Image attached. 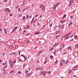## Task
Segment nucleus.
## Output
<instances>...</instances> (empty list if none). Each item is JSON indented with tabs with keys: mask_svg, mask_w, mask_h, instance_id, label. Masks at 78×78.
<instances>
[{
	"mask_svg": "<svg viewBox=\"0 0 78 78\" xmlns=\"http://www.w3.org/2000/svg\"><path fill=\"white\" fill-rule=\"evenodd\" d=\"M9 63L10 67H11V68H12V67L13 66V63H12V61H11V60H9Z\"/></svg>",
	"mask_w": 78,
	"mask_h": 78,
	"instance_id": "obj_1",
	"label": "nucleus"
},
{
	"mask_svg": "<svg viewBox=\"0 0 78 78\" xmlns=\"http://www.w3.org/2000/svg\"><path fill=\"white\" fill-rule=\"evenodd\" d=\"M27 59H28L29 61H31V62L33 61V58H32V57H31V56L30 55L29 56L27 57Z\"/></svg>",
	"mask_w": 78,
	"mask_h": 78,
	"instance_id": "obj_2",
	"label": "nucleus"
},
{
	"mask_svg": "<svg viewBox=\"0 0 78 78\" xmlns=\"http://www.w3.org/2000/svg\"><path fill=\"white\" fill-rule=\"evenodd\" d=\"M46 71L44 72H42L40 74H43L44 76H46Z\"/></svg>",
	"mask_w": 78,
	"mask_h": 78,
	"instance_id": "obj_3",
	"label": "nucleus"
},
{
	"mask_svg": "<svg viewBox=\"0 0 78 78\" xmlns=\"http://www.w3.org/2000/svg\"><path fill=\"white\" fill-rule=\"evenodd\" d=\"M17 28H18V27H15L12 30V31L11 33H13L14 31H16V30H17Z\"/></svg>",
	"mask_w": 78,
	"mask_h": 78,
	"instance_id": "obj_4",
	"label": "nucleus"
},
{
	"mask_svg": "<svg viewBox=\"0 0 78 78\" xmlns=\"http://www.w3.org/2000/svg\"><path fill=\"white\" fill-rule=\"evenodd\" d=\"M5 11L7 12H10V11L9 10V9L8 8H6L4 9Z\"/></svg>",
	"mask_w": 78,
	"mask_h": 78,
	"instance_id": "obj_5",
	"label": "nucleus"
},
{
	"mask_svg": "<svg viewBox=\"0 0 78 78\" xmlns=\"http://www.w3.org/2000/svg\"><path fill=\"white\" fill-rule=\"evenodd\" d=\"M43 69V67H40V68H38L36 69V70H42Z\"/></svg>",
	"mask_w": 78,
	"mask_h": 78,
	"instance_id": "obj_6",
	"label": "nucleus"
},
{
	"mask_svg": "<svg viewBox=\"0 0 78 78\" xmlns=\"http://www.w3.org/2000/svg\"><path fill=\"white\" fill-rule=\"evenodd\" d=\"M7 62H6L5 63H3V65H4V66H5V68H6V67H7Z\"/></svg>",
	"mask_w": 78,
	"mask_h": 78,
	"instance_id": "obj_7",
	"label": "nucleus"
},
{
	"mask_svg": "<svg viewBox=\"0 0 78 78\" xmlns=\"http://www.w3.org/2000/svg\"><path fill=\"white\" fill-rule=\"evenodd\" d=\"M7 73V72L6 71V70L5 69H4L3 70V73L4 74H6V73Z\"/></svg>",
	"mask_w": 78,
	"mask_h": 78,
	"instance_id": "obj_8",
	"label": "nucleus"
},
{
	"mask_svg": "<svg viewBox=\"0 0 78 78\" xmlns=\"http://www.w3.org/2000/svg\"><path fill=\"white\" fill-rule=\"evenodd\" d=\"M61 33V31H58L56 32V34H58V33Z\"/></svg>",
	"mask_w": 78,
	"mask_h": 78,
	"instance_id": "obj_9",
	"label": "nucleus"
},
{
	"mask_svg": "<svg viewBox=\"0 0 78 78\" xmlns=\"http://www.w3.org/2000/svg\"><path fill=\"white\" fill-rule=\"evenodd\" d=\"M41 10H42V11L44 12V11L45 10V6H44L41 9Z\"/></svg>",
	"mask_w": 78,
	"mask_h": 78,
	"instance_id": "obj_10",
	"label": "nucleus"
},
{
	"mask_svg": "<svg viewBox=\"0 0 78 78\" xmlns=\"http://www.w3.org/2000/svg\"><path fill=\"white\" fill-rule=\"evenodd\" d=\"M31 75V73H30L27 75L26 76L27 77H28V76H30V75Z\"/></svg>",
	"mask_w": 78,
	"mask_h": 78,
	"instance_id": "obj_11",
	"label": "nucleus"
},
{
	"mask_svg": "<svg viewBox=\"0 0 78 78\" xmlns=\"http://www.w3.org/2000/svg\"><path fill=\"white\" fill-rule=\"evenodd\" d=\"M72 5H73V3L72 2H70L69 6H72Z\"/></svg>",
	"mask_w": 78,
	"mask_h": 78,
	"instance_id": "obj_12",
	"label": "nucleus"
},
{
	"mask_svg": "<svg viewBox=\"0 0 78 78\" xmlns=\"http://www.w3.org/2000/svg\"><path fill=\"white\" fill-rule=\"evenodd\" d=\"M25 41L26 43H28V44H29L30 43V42H29V41H28V40H25Z\"/></svg>",
	"mask_w": 78,
	"mask_h": 78,
	"instance_id": "obj_13",
	"label": "nucleus"
},
{
	"mask_svg": "<svg viewBox=\"0 0 78 78\" xmlns=\"http://www.w3.org/2000/svg\"><path fill=\"white\" fill-rule=\"evenodd\" d=\"M59 3L58 2V3L56 5H55V6H56V7H57V6H59Z\"/></svg>",
	"mask_w": 78,
	"mask_h": 78,
	"instance_id": "obj_14",
	"label": "nucleus"
},
{
	"mask_svg": "<svg viewBox=\"0 0 78 78\" xmlns=\"http://www.w3.org/2000/svg\"><path fill=\"white\" fill-rule=\"evenodd\" d=\"M4 32L5 34H7V30L6 29H4Z\"/></svg>",
	"mask_w": 78,
	"mask_h": 78,
	"instance_id": "obj_15",
	"label": "nucleus"
},
{
	"mask_svg": "<svg viewBox=\"0 0 78 78\" xmlns=\"http://www.w3.org/2000/svg\"><path fill=\"white\" fill-rule=\"evenodd\" d=\"M67 48L69 49V50H72V48L70 46L68 47Z\"/></svg>",
	"mask_w": 78,
	"mask_h": 78,
	"instance_id": "obj_16",
	"label": "nucleus"
},
{
	"mask_svg": "<svg viewBox=\"0 0 78 78\" xmlns=\"http://www.w3.org/2000/svg\"><path fill=\"white\" fill-rule=\"evenodd\" d=\"M58 44H59V43H58L57 44L56 43H55V44L53 46V47H55V46H56V45H57Z\"/></svg>",
	"mask_w": 78,
	"mask_h": 78,
	"instance_id": "obj_17",
	"label": "nucleus"
},
{
	"mask_svg": "<svg viewBox=\"0 0 78 78\" xmlns=\"http://www.w3.org/2000/svg\"><path fill=\"white\" fill-rule=\"evenodd\" d=\"M22 20H25V16H24L22 18Z\"/></svg>",
	"mask_w": 78,
	"mask_h": 78,
	"instance_id": "obj_18",
	"label": "nucleus"
},
{
	"mask_svg": "<svg viewBox=\"0 0 78 78\" xmlns=\"http://www.w3.org/2000/svg\"><path fill=\"white\" fill-rule=\"evenodd\" d=\"M66 22V20H63L61 21V23H64V22Z\"/></svg>",
	"mask_w": 78,
	"mask_h": 78,
	"instance_id": "obj_19",
	"label": "nucleus"
},
{
	"mask_svg": "<svg viewBox=\"0 0 78 78\" xmlns=\"http://www.w3.org/2000/svg\"><path fill=\"white\" fill-rule=\"evenodd\" d=\"M75 48H76L78 47V44H75Z\"/></svg>",
	"mask_w": 78,
	"mask_h": 78,
	"instance_id": "obj_20",
	"label": "nucleus"
},
{
	"mask_svg": "<svg viewBox=\"0 0 78 78\" xmlns=\"http://www.w3.org/2000/svg\"><path fill=\"white\" fill-rule=\"evenodd\" d=\"M14 72V70L10 71L9 73L10 74H11L12 73H13V72Z\"/></svg>",
	"mask_w": 78,
	"mask_h": 78,
	"instance_id": "obj_21",
	"label": "nucleus"
},
{
	"mask_svg": "<svg viewBox=\"0 0 78 78\" xmlns=\"http://www.w3.org/2000/svg\"><path fill=\"white\" fill-rule=\"evenodd\" d=\"M60 37V35H58L57 36H56V39H58V37Z\"/></svg>",
	"mask_w": 78,
	"mask_h": 78,
	"instance_id": "obj_22",
	"label": "nucleus"
},
{
	"mask_svg": "<svg viewBox=\"0 0 78 78\" xmlns=\"http://www.w3.org/2000/svg\"><path fill=\"white\" fill-rule=\"evenodd\" d=\"M70 19H73V16L71 15L70 16Z\"/></svg>",
	"mask_w": 78,
	"mask_h": 78,
	"instance_id": "obj_23",
	"label": "nucleus"
},
{
	"mask_svg": "<svg viewBox=\"0 0 78 78\" xmlns=\"http://www.w3.org/2000/svg\"><path fill=\"white\" fill-rule=\"evenodd\" d=\"M62 62L63 63H65L66 62V61L64 59L62 60Z\"/></svg>",
	"mask_w": 78,
	"mask_h": 78,
	"instance_id": "obj_24",
	"label": "nucleus"
},
{
	"mask_svg": "<svg viewBox=\"0 0 78 78\" xmlns=\"http://www.w3.org/2000/svg\"><path fill=\"white\" fill-rule=\"evenodd\" d=\"M57 52H56V50H55V52H54V55H56V53Z\"/></svg>",
	"mask_w": 78,
	"mask_h": 78,
	"instance_id": "obj_25",
	"label": "nucleus"
},
{
	"mask_svg": "<svg viewBox=\"0 0 78 78\" xmlns=\"http://www.w3.org/2000/svg\"><path fill=\"white\" fill-rule=\"evenodd\" d=\"M70 38H71V39H72V38H73V35H72L70 37Z\"/></svg>",
	"mask_w": 78,
	"mask_h": 78,
	"instance_id": "obj_26",
	"label": "nucleus"
},
{
	"mask_svg": "<svg viewBox=\"0 0 78 78\" xmlns=\"http://www.w3.org/2000/svg\"><path fill=\"white\" fill-rule=\"evenodd\" d=\"M72 34V32H69V33H68L67 34L68 36H69V35H70V34Z\"/></svg>",
	"mask_w": 78,
	"mask_h": 78,
	"instance_id": "obj_27",
	"label": "nucleus"
},
{
	"mask_svg": "<svg viewBox=\"0 0 78 78\" xmlns=\"http://www.w3.org/2000/svg\"><path fill=\"white\" fill-rule=\"evenodd\" d=\"M73 2H74V0H71L70 2H73Z\"/></svg>",
	"mask_w": 78,
	"mask_h": 78,
	"instance_id": "obj_28",
	"label": "nucleus"
},
{
	"mask_svg": "<svg viewBox=\"0 0 78 78\" xmlns=\"http://www.w3.org/2000/svg\"><path fill=\"white\" fill-rule=\"evenodd\" d=\"M77 36L76 35H74V38L76 39H77Z\"/></svg>",
	"mask_w": 78,
	"mask_h": 78,
	"instance_id": "obj_29",
	"label": "nucleus"
},
{
	"mask_svg": "<svg viewBox=\"0 0 78 78\" xmlns=\"http://www.w3.org/2000/svg\"><path fill=\"white\" fill-rule=\"evenodd\" d=\"M40 32H36L35 33V34H36L37 35V34H40Z\"/></svg>",
	"mask_w": 78,
	"mask_h": 78,
	"instance_id": "obj_30",
	"label": "nucleus"
},
{
	"mask_svg": "<svg viewBox=\"0 0 78 78\" xmlns=\"http://www.w3.org/2000/svg\"><path fill=\"white\" fill-rule=\"evenodd\" d=\"M26 33V31L25 30H24L23 33V34H25V33Z\"/></svg>",
	"mask_w": 78,
	"mask_h": 78,
	"instance_id": "obj_31",
	"label": "nucleus"
},
{
	"mask_svg": "<svg viewBox=\"0 0 78 78\" xmlns=\"http://www.w3.org/2000/svg\"><path fill=\"white\" fill-rule=\"evenodd\" d=\"M72 23H73V22H71L70 23L69 25H68L69 27V26H70V25H72Z\"/></svg>",
	"mask_w": 78,
	"mask_h": 78,
	"instance_id": "obj_32",
	"label": "nucleus"
},
{
	"mask_svg": "<svg viewBox=\"0 0 78 78\" xmlns=\"http://www.w3.org/2000/svg\"><path fill=\"white\" fill-rule=\"evenodd\" d=\"M55 64H57V63H58V61L57 60H56L55 62Z\"/></svg>",
	"mask_w": 78,
	"mask_h": 78,
	"instance_id": "obj_33",
	"label": "nucleus"
},
{
	"mask_svg": "<svg viewBox=\"0 0 78 78\" xmlns=\"http://www.w3.org/2000/svg\"><path fill=\"white\" fill-rule=\"evenodd\" d=\"M28 71H26L25 72V73L26 74H28Z\"/></svg>",
	"mask_w": 78,
	"mask_h": 78,
	"instance_id": "obj_34",
	"label": "nucleus"
},
{
	"mask_svg": "<svg viewBox=\"0 0 78 78\" xmlns=\"http://www.w3.org/2000/svg\"><path fill=\"white\" fill-rule=\"evenodd\" d=\"M35 18H37L38 17V15H37L35 16Z\"/></svg>",
	"mask_w": 78,
	"mask_h": 78,
	"instance_id": "obj_35",
	"label": "nucleus"
},
{
	"mask_svg": "<svg viewBox=\"0 0 78 78\" xmlns=\"http://www.w3.org/2000/svg\"><path fill=\"white\" fill-rule=\"evenodd\" d=\"M54 49V48H53L50 49V51H51L52 50H53Z\"/></svg>",
	"mask_w": 78,
	"mask_h": 78,
	"instance_id": "obj_36",
	"label": "nucleus"
},
{
	"mask_svg": "<svg viewBox=\"0 0 78 78\" xmlns=\"http://www.w3.org/2000/svg\"><path fill=\"white\" fill-rule=\"evenodd\" d=\"M56 5L54 6V7L53 8V9H55V8H56Z\"/></svg>",
	"mask_w": 78,
	"mask_h": 78,
	"instance_id": "obj_37",
	"label": "nucleus"
},
{
	"mask_svg": "<svg viewBox=\"0 0 78 78\" xmlns=\"http://www.w3.org/2000/svg\"><path fill=\"white\" fill-rule=\"evenodd\" d=\"M66 17V15H65V16H63V19H64V18H65V17Z\"/></svg>",
	"mask_w": 78,
	"mask_h": 78,
	"instance_id": "obj_38",
	"label": "nucleus"
},
{
	"mask_svg": "<svg viewBox=\"0 0 78 78\" xmlns=\"http://www.w3.org/2000/svg\"><path fill=\"white\" fill-rule=\"evenodd\" d=\"M17 73H18L19 74H21L22 73L20 71H19Z\"/></svg>",
	"mask_w": 78,
	"mask_h": 78,
	"instance_id": "obj_39",
	"label": "nucleus"
},
{
	"mask_svg": "<svg viewBox=\"0 0 78 78\" xmlns=\"http://www.w3.org/2000/svg\"><path fill=\"white\" fill-rule=\"evenodd\" d=\"M16 60L13 61V63H14V64H15V63H16Z\"/></svg>",
	"mask_w": 78,
	"mask_h": 78,
	"instance_id": "obj_40",
	"label": "nucleus"
},
{
	"mask_svg": "<svg viewBox=\"0 0 78 78\" xmlns=\"http://www.w3.org/2000/svg\"><path fill=\"white\" fill-rule=\"evenodd\" d=\"M21 56H23V58H25V57L23 55H21Z\"/></svg>",
	"mask_w": 78,
	"mask_h": 78,
	"instance_id": "obj_41",
	"label": "nucleus"
},
{
	"mask_svg": "<svg viewBox=\"0 0 78 78\" xmlns=\"http://www.w3.org/2000/svg\"><path fill=\"white\" fill-rule=\"evenodd\" d=\"M29 17V15H28L27 16H26V19H28Z\"/></svg>",
	"mask_w": 78,
	"mask_h": 78,
	"instance_id": "obj_42",
	"label": "nucleus"
},
{
	"mask_svg": "<svg viewBox=\"0 0 78 78\" xmlns=\"http://www.w3.org/2000/svg\"><path fill=\"white\" fill-rule=\"evenodd\" d=\"M37 19L36 20H34V22H33V23H34L35 22H36V21H37Z\"/></svg>",
	"mask_w": 78,
	"mask_h": 78,
	"instance_id": "obj_43",
	"label": "nucleus"
},
{
	"mask_svg": "<svg viewBox=\"0 0 78 78\" xmlns=\"http://www.w3.org/2000/svg\"><path fill=\"white\" fill-rule=\"evenodd\" d=\"M72 73V70H70L69 72V73Z\"/></svg>",
	"mask_w": 78,
	"mask_h": 78,
	"instance_id": "obj_44",
	"label": "nucleus"
},
{
	"mask_svg": "<svg viewBox=\"0 0 78 78\" xmlns=\"http://www.w3.org/2000/svg\"><path fill=\"white\" fill-rule=\"evenodd\" d=\"M69 36H68L67 37H66V38H65V39H68V38H69Z\"/></svg>",
	"mask_w": 78,
	"mask_h": 78,
	"instance_id": "obj_45",
	"label": "nucleus"
},
{
	"mask_svg": "<svg viewBox=\"0 0 78 78\" xmlns=\"http://www.w3.org/2000/svg\"><path fill=\"white\" fill-rule=\"evenodd\" d=\"M21 52V51H20L19 52V55H20V52Z\"/></svg>",
	"mask_w": 78,
	"mask_h": 78,
	"instance_id": "obj_46",
	"label": "nucleus"
},
{
	"mask_svg": "<svg viewBox=\"0 0 78 78\" xmlns=\"http://www.w3.org/2000/svg\"><path fill=\"white\" fill-rule=\"evenodd\" d=\"M61 48L59 50V49H58L57 50V51H61Z\"/></svg>",
	"mask_w": 78,
	"mask_h": 78,
	"instance_id": "obj_47",
	"label": "nucleus"
},
{
	"mask_svg": "<svg viewBox=\"0 0 78 78\" xmlns=\"http://www.w3.org/2000/svg\"><path fill=\"white\" fill-rule=\"evenodd\" d=\"M47 73H48V74H50V71L47 72Z\"/></svg>",
	"mask_w": 78,
	"mask_h": 78,
	"instance_id": "obj_48",
	"label": "nucleus"
},
{
	"mask_svg": "<svg viewBox=\"0 0 78 78\" xmlns=\"http://www.w3.org/2000/svg\"><path fill=\"white\" fill-rule=\"evenodd\" d=\"M43 6V5H41L40 7V8H42Z\"/></svg>",
	"mask_w": 78,
	"mask_h": 78,
	"instance_id": "obj_49",
	"label": "nucleus"
},
{
	"mask_svg": "<svg viewBox=\"0 0 78 78\" xmlns=\"http://www.w3.org/2000/svg\"><path fill=\"white\" fill-rule=\"evenodd\" d=\"M62 65H63L62 63H61V62H60V66H62Z\"/></svg>",
	"mask_w": 78,
	"mask_h": 78,
	"instance_id": "obj_50",
	"label": "nucleus"
},
{
	"mask_svg": "<svg viewBox=\"0 0 78 78\" xmlns=\"http://www.w3.org/2000/svg\"><path fill=\"white\" fill-rule=\"evenodd\" d=\"M50 56H51L50 58H53V56L52 55H51Z\"/></svg>",
	"mask_w": 78,
	"mask_h": 78,
	"instance_id": "obj_51",
	"label": "nucleus"
},
{
	"mask_svg": "<svg viewBox=\"0 0 78 78\" xmlns=\"http://www.w3.org/2000/svg\"><path fill=\"white\" fill-rule=\"evenodd\" d=\"M41 53H42V52L41 51H40L38 52L39 54H41Z\"/></svg>",
	"mask_w": 78,
	"mask_h": 78,
	"instance_id": "obj_52",
	"label": "nucleus"
},
{
	"mask_svg": "<svg viewBox=\"0 0 78 78\" xmlns=\"http://www.w3.org/2000/svg\"><path fill=\"white\" fill-rule=\"evenodd\" d=\"M47 63V61L45 60V61L44 62V64H46Z\"/></svg>",
	"mask_w": 78,
	"mask_h": 78,
	"instance_id": "obj_53",
	"label": "nucleus"
},
{
	"mask_svg": "<svg viewBox=\"0 0 78 78\" xmlns=\"http://www.w3.org/2000/svg\"><path fill=\"white\" fill-rule=\"evenodd\" d=\"M25 66H26V65H25V64H24L23 65V67H25Z\"/></svg>",
	"mask_w": 78,
	"mask_h": 78,
	"instance_id": "obj_54",
	"label": "nucleus"
},
{
	"mask_svg": "<svg viewBox=\"0 0 78 78\" xmlns=\"http://www.w3.org/2000/svg\"><path fill=\"white\" fill-rule=\"evenodd\" d=\"M61 27H62V28L64 27V25H62V26Z\"/></svg>",
	"mask_w": 78,
	"mask_h": 78,
	"instance_id": "obj_55",
	"label": "nucleus"
},
{
	"mask_svg": "<svg viewBox=\"0 0 78 78\" xmlns=\"http://www.w3.org/2000/svg\"><path fill=\"white\" fill-rule=\"evenodd\" d=\"M2 55L3 56H4V55H5V53H2Z\"/></svg>",
	"mask_w": 78,
	"mask_h": 78,
	"instance_id": "obj_56",
	"label": "nucleus"
},
{
	"mask_svg": "<svg viewBox=\"0 0 78 78\" xmlns=\"http://www.w3.org/2000/svg\"><path fill=\"white\" fill-rule=\"evenodd\" d=\"M65 46V45H64V44H63V45H62V47L63 48H64V46Z\"/></svg>",
	"mask_w": 78,
	"mask_h": 78,
	"instance_id": "obj_57",
	"label": "nucleus"
},
{
	"mask_svg": "<svg viewBox=\"0 0 78 78\" xmlns=\"http://www.w3.org/2000/svg\"><path fill=\"white\" fill-rule=\"evenodd\" d=\"M50 27H52V23L50 25Z\"/></svg>",
	"mask_w": 78,
	"mask_h": 78,
	"instance_id": "obj_58",
	"label": "nucleus"
},
{
	"mask_svg": "<svg viewBox=\"0 0 78 78\" xmlns=\"http://www.w3.org/2000/svg\"><path fill=\"white\" fill-rule=\"evenodd\" d=\"M68 36V35H67V34L65 35V36H64V37H66V36Z\"/></svg>",
	"mask_w": 78,
	"mask_h": 78,
	"instance_id": "obj_59",
	"label": "nucleus"
},
{
	"mask_svg": "<svg viewBox=\"0 0 78 78\" xmlns=\"http://www.w3.org/2000/svg\"><path fill=\"white\" fill-rule=\"evenodd\" d=\"M67 63H68V60H67V61L66 62V64H67Z\"/></svg>",
	"mask_w": 78,
	"mask_h": 78,
	"instance_id": "obj_60",
	"label": "nucleus"
},
{
	"mask_svg": "<svg viewBox=\"0 0 78 78\" xmlns=\"http://www.w3.org/2000/svg\"><path fill=\"white\" fill-rule=\"evenodd\" d=\"M32 16H30L29 17V18L31 19V18H32Z\"/></svg>",
	"mask_w": 78,
	"mask_h": 78,
	"instance_id": "obj_61",
	"label": "nucleus"
},
{
	"mask_svg": "<svg viewBox=\"0 0 78 78\" xmlns=\"http://www.w3.org/2000/svg\"><path fill=\"white\" fill-rule=\"evenodd\" d=\"M8 1V0H4V2H6Z\"/></svg>",
	"mask_w": 78,
	"mask_h": 78,
	"instance_id": "obj_62",
	"label": "nucleus"
},
{
	"mask_svg": "<svg viewBox=\"0 0 78 78\" xmlns=\"http://www.w3.org/2000/svg\"><path fill=\"white\" fill-rule=\"evenodd\" d=\"M12 14H10L9 15V16H12Z\"/></svg>",
	"mask_w": 78,
	"mask_h": 78,
	"instance_id": "obj_63",
	"label": "nucleus"
},
{
	"mask_svg": "<svg viewBox=\"0 0 78 78\" xmlns=\"http://www.w3.org/2000/svg\"><path fill=\"white\" fill-rule=\"evenodd\" d=\"M37 63H39V62L38 60H37Z\"/></svg>",
	"mask_w": 78,
	"mask_h": 78,
	"instance_id": "obj_64",
	"label": "nucleus"
}]
</instances>
